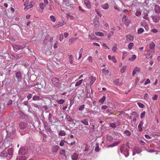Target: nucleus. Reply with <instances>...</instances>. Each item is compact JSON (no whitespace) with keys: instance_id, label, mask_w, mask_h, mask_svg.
<instances>
[{"instance_id":"obj_3","label":"nucleus","mask_w":160,"mask_h":160,"mask_svg":"<svg viewBox=\"0 0 160 160\" xmlns=\"http://www.w3.org/2000/svg\"><path fill=\"white\" fill-rule=\"evenodd\" d=\"M28 149L27 147H23L19 149L18 154L19 155H25L28 152Z\"/></svg>"},{"instance_id":"obj_13","label":"nucleus","mask_w":160,"mask_h":160,"mask_svg":"<svg viewBox=\"0 0 160 160\" xmlns=\"http://www.w3.org/2000/svg\"><path fill=\"white\" fill-rule=\"evenodd\" d=\"M113 82L116 85L118 86H120L122 85L121 82H119V79L114 80Z\"/></svg>"},{"instance_id":"obj_64","label":"nucleus","mask_w":160,"mask_h":160,"mask_svg":"<svg viewBox=\"0 0 160 160\" xmlns=\"http://www.w3.org/2000/svg\"><path fill=\"white\" fill-rule=\"evenodd\" d=\"M148 14H147V13H145L144 14V16L143 17V18L144 19H145L147 20H148V19L149 18L148 17Z\"/></svg>"},{"instance_id":"obj_61","label":"nucleus","mask_w":160,"mask_h":160,"mask_svg":"<svg viewBox=\"0 0 160 160\" xmlns=\"http://www.w3.org/2000/svg\"><path fill=\"white\" fill-rule=\"evenodd\" d=\"M63 25V23L61 22H58L57 24L56 25V27L57 28L59 27L62 26Z\"/></svg>"},{"instance_id":"obj_23","label":"nucleus","mask_w":160,"mask_h":160,"mask_svg":"<svg viewBox=\"0 0 160 160\" xmlns=\"http://www.w3.org/2000/svg\"><path fill=\"white\" fill-rule=\"evenodd\" d=\"M76 40L75 38H72L69 39V42L70 44H73Z\"/></svg>"},{"instance_id":"obj_12","label":"nucleus","mask_w":160,"mask_h":160,"mask_svg":"<svg viewBox=\"0 0 160 160\" xmlns=\"http://www.w3.org/2000/svg\"><path fill=\"white\" fill-rule=\"evenodd\" d=\"M127 39L126 41L128 42L132 41L134 39L133 37L131 35H128L126 36Z\"/></svg>"},{"instance_id":"obj_8","label":"nucleus","mask_w":160,"mask_h":160,"mask_svg":"<svg viewBox=\"0 0 160 160\" xmlns=\"http://www.w3.org/2000/svg\"><path fill=\"white\" fill-rule=\"evenodd\" d=\"M160 17L159 16L155 15L152 16V19L153 21L155 22H159Z\"/></svg>"},{"instance_id":"obj_30","label":"nucleus","mask_w":160,"mask_h":160,"mask_svg":"<svg viewBox=\"0 0 160 160\" xmlns=\"http://www.w3.org/2000/svg\"><path fill=\"white\" fill-rule=\"evenodd\" d=\"M134 150L137 153H139L142 151L141 149L136 147L134 148Z\"/></svg>"},{"instance_id":"obj_9","label":"nucleus","mask_w":160,"mask_h":160,"mask_svg":"<svg viewBox=\"0 0 160 160\" xmlns=\"http://www.w3.org/2000/svg\"><path fill=\"white\" fill-rule=\"evenodd\" d=\"M155 12L157 13H160V7L157 5H155L154 6Z\"/></svg>"},{"instance_id":"obj_45","label":"nucleus","mask_w":160,"mask_h":160,"mask_svg":"<svg viewBox=\"0 0 160 160\" xmlns=\"http://www.w3.org/2000/svg\"><path fill=\"white\" fill-rule=\"evenodd\" d=\"M107 140L109 142H112V138L110 136H108L106 138Z\"/></svg>"},{"instance_id":"obj_11","label":"nucleus","mask_w":160,"mask_h":160,"mask_svg":"<svg viewBox=\"0 0 160 160\" xmlns=\"http://www.w3.org/2000/svg\"><path fill=\"white\" fill-rule=\"evenodd\" d=\"M21 57L18 56L17 54H12L10 56V58L12 59H17L20 58Z\"/></svg>"},{"instance_id":"obj_25","label":"nucleus","mask_w":160,"mask_h":160,"mask_svg":"<svg viewBox=\"0 0 160 160\" xmlns=\"http://www.w3.org/2000/svg\"><path fill=\"white\" fill-rule=\"evenodd\" d=\"M33 6V5L32 4H30L29 5H27L24 8V10H26L30 8H32Z\"/></svg>"},{"instance_id":"obj_15","label":"nucleus","mask_w":160,"mask_h":160,"mask_svg":"<svg viewBox=\"0 0 160 160\" xmlns=\"http://www.w3.org/2000/svg\"><path fill=\"white\" fill-rule=\"evenodd\" d=\"M149 48L151 50H154L155 46V44L153 42H151L149 45Z\"/></svg>"},{"instance_id":"obj_42","label":"nucleus","mask_w":160,"mask_h":160,"mask_svg":"<svg viewBox=\"0 0 160 160\" xmlns=\"http://www.w3.org/2000/svg\"><path fill=\"white\" fill-rule=\"evenodd\" d=\"M102 72L103 74L107 75L109 71L108 70H106L105 68H104L102 70Z\"/></svg>"},{"instance_id":"obj_51","label":"nucleus","mask_w":160,"mask_h":160,"mask_svg":"<svg viewBox=\"0 0 160 160\" xmlns=\"http://www.w3.org/2000/svg\"><path fill=\"white\" fill-rule=\"evenodd\" d=\"M52 116L50 113H49V116H48V120L49 122L51 123L52 122Z\"/></svg>"},{"instance_id":"obj_35","label":"nucleus","mask_w":160,"mask_h":160,"mask_svg":"<svg viewBox=\"0 0 160 160\" xmlns=\"http://www.w3.org/2000/svg\"><path fill=\"white\" fill-rule=\"evenodd\" d=\"M59 82V80L56 78H53L52 80V82L54 84L58 83Z\"/></svg>"},{"instance_id":"obj_28","label":"nucleus","mask_w":160,"mask_h":160,"mask_svg":"<svg viewBox=\"0 0 160 160\" xmlns=\"http://www.w3.org/2000/svg\"><path fill=\"white\" fill-rule=\"evenodd\" d=\"M66 135V133L63 130H61L58 133V135L61 136H64Z\"/></svg>"},{"instance_id":"obj_63","label":"nucleus","mask_w":160,"mask_h":160,"mask_svg":"<svg viewBox=\"0 0 160 160\" xmlns=\"http://www.w3.org/2000/svg\"><path fill=\"white\" fill-rule=\"evenodd\" d=\"M145 113V112L144 111L141 113L140 115V118H142L144 117Z\"/></svg>"},{"instance_id":"obj_27","label":"nucleus","mask_w":160,"mask_h":160,"mask_svg":"<svg viewBox=\"0 0 160 160\" xmlns=\"http://www.w3.org/2000/svg\"><path fill=\"white\" fill-rule=\"evenodd\" d=\"M108 3H106L104 4H103L102 6V7L103 9H107L108 8Z\"/></svg>"},{"instance_id":"obj_49","label":"nucleus","mask_w":160,"mask_h":160,"mask_svg":"<svg viewBox=\"0 0 160 160\" xmlns=\"http://www.w3.org/2000/svg\"><path fill=\"white\" fill-rule=\"evenodd\" d=\"M124 22L125 25L127 27H128V25L130 22V21L128 19Z\"/></svg>"},{"instance_id":"obj_17","label":"nucleus","mask_w":160,"mask_h":160,"mask_svg":"<svg viewBox=\"0 0 160 160\" xmlns=\"http://www.w3.org/2000/svg\"><path fill=\"white\" fill-rule=\"evenodd\" d=\"M16 160H26V158L25 156H18L16 159Z\"/></svg>"},{"instance_id":"obj_20","label":"nucleus","mask_w":160,"mask_h":160,"mask_svg":"<svg viewBox=\"0 0 160 160\" xmlns=\"http://www.w3.org/2000/svg\"><path fill=\"white\" fill-rule=\"evenodd\" d=\"M5 109V106L3 104L0 105V113H2Z\"/></svg>"},{"instance_id":"obj_43","label":"nucleus","mask_w":160,"mask_h":160,"mask_svg":"<svg viewBox=\"0 0 160 160\" xmlns=\"http://www.w3.org/2000/svg\"><path fill=\"white\" fill-rule=\"evenodd\" d=\"M144 31V29L142 28H141L138 30V34H140L143 32Z\"/></svg>"},{"instance_id":"obj_56","label":"nucleus","mask_w":160,"mask_h":160,"mask_svg":"<svg viewBox=\"0 0 160 160\" xmlns=\"http://www.w3.org/2000/svg\"><path fill=\"white\" fill-rule=\"evenodd\" d=\"M145 56L147 58H152V55L149 53H148Z\"/></svg>"},{"instance_id":"obj_29","label":"nucleus","mask_w":160,"mask_h":160,"mask_svg":"<svg viewBox=\"0 0 160 160\" xmlns=\"http://www.w3.org/2000/svg\"><path fill=\"white\" fill-rule=\"evenodd\" d=\"M46 5L43 3H41L39 4L40 8L42 10L44 9Z\"/></svg>"},{"instance_id":"obj_58","label":"nucleus","mask_w":160,"mask_h":160,"mask_svg":"<svg viewBox=\"0 0 160 160\" xmlns=\"http://www.w3.org/2000/svg\"><path fill=\"white\" fill-rule=\"evenodd\" d=\"M12 103V100H9L7 103V105L9 106L11 105Z\"/></svg>"},{"instance_id":"obj_18","label":"nucleus","mask_w":160,"mask_h":160,"mask_svg":"<svg viewBox=\"0 0 160 160\" xmlns=\"http://www.w3.org/2000/svg\"><path fill=\"white\" fill-rule=\"evenodd\" d=\"M84 3L86 6L88 8H90L91 5L90 2L88 0H85L84 1Z\"/></svg>"},{"instance_id":"obj_4","label":"nucleus","mask_w":160,"mask_h":160,"mask_svg":"<svg viewBox=\"0 0 160 160\" xmlns=\"http://www.w3.org/2000/svg\"><path fill=\"white\" fill-rule=\"evenodd\" d=\"M28 124L24 122H21L19 124V127L21 129H25V132L28 133V131L27 130V127H28Z\"/></svg>"},{"instance_id":"obj_38","label":"nucleus","mask_w":160,"mask_h":160,"mask_svg":"<svg viewBox=\"0 0 160 160\" xmlns=\"http://www.w3.org/2000/svg\"><path fill=\"white\" fill-rule=\"evenodd\" d=\"M69 62L70 63L72 64L73 62V56L72 55L69 56Z\"/></svg>"},{"instance_id":"obj_47","label":"nucleus","mask_w":160,"mask_h":160,"mask_svg":"<svg viewBox=\"0 0 160 160\" xmlns=\"http://www.w3.org/2000/svg\"><path fill=\"white\" fill-rule=\"evenodd\" d=\"M50 18L51 20L53 22H55L56 21V18L53 15H52L50 16Z\"/></svg>"},{"instance_id":"obj_48","label":"nucleus","mask_w":160,"mask_h":160,"mask_svg":"<svg viewBox=\"0 0 160 160\" xmlns=\"http://www.w3.org/2000/svg\"><path fill=\"white\" fill-rule=\"evenodd\" d=\"M133 45V43L132 42H130L129 43L128 46V48L129 49H131L132 46Z\"/></svg>"},{"instance_id":"obj_14","label":"nucleus","mask_w":160,"mask_h":160,"mask_svg":"<svg viewBox=\"0 0 160 160\" xmlns=\"http://www.w3.org/2000/svg\"><path fill=\"white\" fill-rule=\"evenodd\" d=\"M78 158V155L77 153H74L72 156V160H76Z\"/></svg>"},{"instance_id":"obj_50","label":"nucleus","mask_w":160,"mask_h":160,"mask_svg":"<svg viewBox=\"0 0 160 160\" xmlns=\"http://www.w3.org/2000/svg\"><path fill=\"white\" fill-rule=\"evenodd\" d=\"M65 150H64V149H62L60 152V154L61 155H63L64 156H65Z\"/></svg>"},{"instance_id":"obj_34","label":"nucleus","mask_w":160,"mask_h":160,"mask_svg":"<svg viewBox=\"0 0 160 160\" xmlns=\"http://www.w3.org/2000/svg\"><path fill=\"white\" fill-rule=\"evenodd\" d=\"M82 80H80L78 81L76 83L75 86L77 87L81 85L82 82Z\"/></svg>"},{"instance_id":"obj_5","label":"nucleus","mask_w":160,"mask_h":160,"mask_svg":"<svg viewBox=\"0 0 160 160\" xmlns=\"http://www.w3.org/2000/svg\"><path fill=\"white\" fill-rule=\"evenodd\" d=\"M15 75L18 81L19 82L21 81L22 79L21 72L20 71H18L16 73Z\"/></svg>"},{"instance_id":"obj_32","label":"nucleus","mask_w":160,"mask_h":160,"mask_svg":"<svg viewBox=\"0 0 160 160\" xmlns=\"http://www.w3.org/2000/svg\"><path fill=\"white\" fill-rule=\"evenodd\" d=\"M89 37L91 40L95 39L96 38V36L92 33L89 35Z\"/></svg>"},{"instance_id":"obj_46","label":"nucleus","mask_w":160,"mask_h":160,"mask_svg":"<svg viewBox=\"0 0 160 160\" xmlns=\"http://www.w3.org/2000/svg\"><path fill=\"white\" fill-rule=\"evenodd\" d=\"M95 151L96 152H98L99 151L98 143H97L96 144V146L95 148Z\"/></svg>"},{"instance_id":"obj_19","label":"nucleus","mask_w":160,"mask_h":160,"mask_svg":"<svg viewBox=\"0 0 160 160\" xmlns=\"http://www.w3.org/2000/svg\"><path fill=\"white\" fill-rule=\"evenodd\" d=\"M8 155L10 156H12L13 153V150L12 148H10L8 150V152L7 153Z\"/></svg>"},{"instance_id":"obj_7","label":"nucleus","mask_w":160,"mask_h":160,"mask_svg":"<svg viewBox=\"0 0 160 160\" xmlns=\"http://www.w3.org/2000/svg\"><path fill=\"white\" fill-rule=\"evenodd\" d=\"M99 18L98 17H95L93 20V23L94 26L96 27H98L99 26Z\"/></svg>"},{"instance_id":"obj_1","label":"nucleus","mask_w":160,"mask_h":160,"mask_svg":"<svg viewBox=\"0 0 160 160\" xmlns=\"http://www.w3.org/2000/svg\"><path fill=\"white\" fill-rule=\"evenodd\" d=\"M129 148L128 142H127L126 145L122 144L120 148V151L122 154L124 155L125 157H128L129 155V150L128 148Z\"/></svg>"},{"instance_id":"obj_10","label":"nucleus","mask_w":160,"mask_h":160,"mask_svg":"<svg viewBox=\"0 0 160 160\" xmlns=\"http://www.w3.org/2000/svg\"><path fill=\"white\" fill-rule=\"evenodd\" d=\"M59 147L58 145L53 146L52 148V151L53 152H56L58 149Z\"/></svg>"},{"instance_id":"obj_2","label":"nucleus","mask_w":160,"mask_h":160,"mask_svg":"<svg viewBox=\"0 0 160 160\" xmlns=\"http://www.w3.org/2000/svg\"><path fill=\"white\" fill-rule=\"evenodd\" d=\"M15 131L16 129L14 127H8V130L7 131V137H9L11 135H14Z\"/></svg>"},{"instance_id":"obj_59","label":"nucleus","mask_w":160,"mask_h":160,"mask_svg":"<svg viewBox=\"0 0 160 160\" xmlns=\"http://www.w3.org/2000/svg\"><path fill=\"white\" fill-rule=\"evenodd\" d=\"M132 115L134 116V117H138V115L137 112H133L132 113Z\"/></svg>"},{"instance_id":"obj_40","label":"nucleus","mask_w":160,"mask_h":160,"mask_svg":"<svg viewBox=\"0 0 160 160\" xmlns=\"http://www.w3.org/2000/svg\"><path fill=\"white\" fill-rule=\"evenodd\" d=\"M136 58V56L135 55H133L131 58H129V61H133L135 60Z\"/></svg>"},{"instance_id":"obj_6","label":"nucleus","mask_w":160,"mask_h":160,"mask_svg":"<svg viewBox=\"0 0 160 160\" xmlns=\"http://www.w3.org/2000/svg\"><path fill=\"white\" fill-rule=\"evenodd\" d=\"M25 47V45L24 44L19 45H15L13 46L14 50L16 51L22 49Z\"/></svg>"},{"instance_id":"obj_16","label":"nucleus","mask_w":160,"mask_h":160,"mask_svg":"<svg viewBox=\"0 0 160 160\" xmlns=\"http://www.w3.org/2000/svg\"><path fill=\"white\" fill-rule=\"evenodd\" d=\"M143 124V122L142 121L140 122L138 126V128L139 129V131L141 132L142 130V126Z\"/></svg>"},{"instance_id":"obj_36","label":"nucleus","mask_w":160,"mask_h":160,"mask_svg":"<svg viewBox=\"0 0 160 160\" xmlns=\"http://www.w3.org/2000/svg\"><path fill=\"white\" fill-rule=\"evenodd\" d=\"M7 153L5 151L2 152L0 154V156L1 157H5L7 156Z\"/></svg>"},{"instance_id":"obj_55","label":"nucleus","mask_w":160,"mask_h":160,"mask_svg":"<svg viewBox=\"0 0 160 160\" xmlns=\"http://www.w3.org/2000/svg\"><path fill=\"white\" fill-rule=\"evenodd\" d=\"M65 102V100L64 99H61L58 100V103L59 104H62Z\"/></svg>"},{"instance_id":"obj_33","label":"nucleus","mask_w":160,"mask_h":160,"mask_svg":"<svg viewBox=\"0 0 160 160\" xmlns=\"http://www.w3.org/2000/svg\"><path fill=\"white\" fill-rule=\"evenodd\" d=\"M66 118L67 120L69 122L71 121L72 119V118L68 115L66 116Z\"/></svg>"},{"instance_id":"obj_39","label":"nucleus","mask_w":160,"mask_h":160,"mask_svg":"<svg viewBox=\"0 0 160 160\" xmlns=\"http://www.w3.org/2000/svg\"><path fill=\"white\" fill-rule=\"evenodd\" d=\"M83 49L82 48H81V49L80 50V51H79V58L78 59H80L81 58V57H82V54L83 52Z\"/></svg>"},{"instance_id":"obj_41","label":"nucleus","mask_w":160,"mask_h":160,"mask_svg":"<svg viewBox=\"0 0 160 160\" xmlns=\"http://www.w3.org/2000/svg\"><path fill=\"white\" fill-rule=\"evenodd\" d=\"M95 34L97 36H104L103 33L100 32H96Z\"/></svg>"},{"instance_id":"obj_22","label":"nucleus","mask_w":160,"mask_h":160,"mask_svg":"<svg viewBox=\"0 0 160 160\" xmlns=\"http://www.w3.org/2000/svg\"><path fill=\"white\" fill-rule=\"evenodd\" d=\"M45 129L48 134H51V133L52 130L49 126L45 128Z\"/></svg>"},{"instance_id":"obj_44","label":"nucleus","mask_w":160,"mask_h":160,"mask_svg":"<svg viewBox=\"0 0 160 160\" xmlns=\"http://www.w3.org/2000/svg\"><path fill=\"white\" fill-rule=\"evenodd\" d=\"M124 133L128 136H130L131 135V132L128 130L125 131Z\"/></svg>"},{"instance_id":"obj_62","label":"nucleus","mask_w":160,"mask_h":160,"mask_svg":"<svg viewBox=\"0 0 160 160\" xmlns=\"http://www.w3.org/2000/svg\"><path fill=\"white\" fill-rule=\"evenodd\" d=\"M148 52L150 53L152 55L154 53V50H150L148 51Z\"/></svg>"},{"instance_id":"obj_54","label":"nucleus","mask_w":160,"mask_h":160,"mask_svg":"<svg viewBox=\"0 0 160 160\" xmlns=\"http://www.w3.org/2000/svg\"><path fill=\"white\" fill-rule=\"evenodd\" d=\"M117 48L116 47V44H114V46L112 48V51L113 52H115L117 50Z\"/></svg>"},{"instance_id":"obj_60","label":"nucleus","mask_w":160,"mask_h":160,"mask_svg":"<svg viewBox=\"0 0 160 160\" xmlns=\"http://www.w3.org/2000/svg\"><path fill=\"white\" fill-rule=\"evenodd\" d=\"M128 19L127 16L125 15H124L122 18V21L123 22H125Z\"/></svg>"},{"instance_id":"obj_52","label":"nucleus","mask_w":160,"mask_h":160,"mask_svg":"<svg viewBox=\"0 0 160 160\" xmlns=\"http://www.w3.org/2000/svg\"><path fill=\"white\" fill-rule=\"evenodd\" d=\"M112 112V109H106V113H108V114L111 113Z\"/></svg>"},{"instance_id":"obj_37","label":"nucleus","mask_w":160,"mask_h":160,"mask_svg":"<svg viewBox=\"0 0 160 160\" xmlns=\"http://www.w3.org/2000/svg\"><path fill=\"white\" fill-rule=\"evenodd\" d=\"M126 69V66H123L122 67V68L121 69L120 71H121V72L122 73L124 72L125 71Z\"/></svg>"},{"instance_id":"obj_31","label":"nucleus","mask_w":160,"mask_h":160,"mask_svg":"<svg viewBox=\"0 0 160 160\" xmlns=\"http://www.w3.org/2000/svg\"><path fill=\"white\" fill-rule=\"evenodd\" d=\"M105 99V96H103L102 98L99 100V102L102 104H103L104 103Z\"/></svg>"},{"instance_id":"obj_57","label":"nucleus","mask_w":160,"mask_h":160,"mask_svg":"<svg viewBox=\"0 0 160 160\" xmlns=\"http://www.w3.org/2000/svg\"><path fill=\"white\" fill-rule=\"evenodd\" d=\"M60 38L59 40L60 42H62V41L63 39V35L62 34H61L60 35Z\"/></svg>"},{"instance_id":"obj_53","label":"nucleus","mask_w":160,"mask_h":160,"mask_svg":"<svg viewBox=\"0 0 160 160\" xmlns=\"http://www.w3.org/2000/svg\"><path fill=\"white\" fill-rule=\"evenodd\" d=\"M138 106L141 108H143L144 107V105L143 104L140 102H138L137 103Z\"/></svg>"},{"instance_id":"obj_24","label":"nucleus","mask_w":160,"mask_h":160,"mask_svg":"<svg viewBox=\"0 0 160 160\" xmlns=\"http://www.w3.org/2000/svg\"><path fill=\"white\" fill-rule=\"evenodd\" d=\"M40 98L39 96L36 95L34 96L32 98L33 100L34 101L40 100Z\"/></svg>"},{"instance_id":"obj_21","label":"nucleus","mask_w":160,"mask_h":160,"mask_svg":"<svg viewBox=\"0 0 160 160\" xmlns=\"http://www.w3.org/2000/svg\"><path fill=\"white\" fill-rule=\"evenodd\" d=\"M90 79L91 80V81L90 82V85H92L96 80V78L93 77H90Z\"/></svg>"},{"instance_id":"obj_26","label":"nucleus","mask_w":160,"mask_h":160,"mask_svg":"<svg viewBox=\"0 0 160 160\" xmlns=\"http://www.w3.org/2000/svg\"><path fill=\"white\" fill-rule=\"evenodd\" d=\"M81 122L85 125H88V122L87 119H84L83 120L81 121Z\"/></svg>"}]
</instances>
